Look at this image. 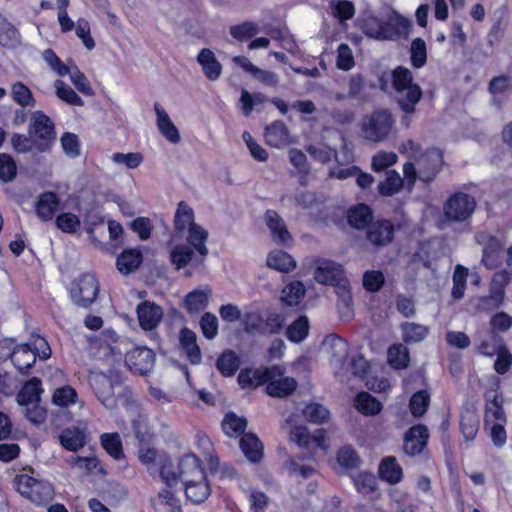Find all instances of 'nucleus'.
Listing matches in <instances>:
<instances>
[{
    "label": "nucleus",
    "mask_w": 512,
    "mask_h": 512,
    "mask_svg": "<svg viewBox=\"0 0 512 512\" xmlns=\"http://www.w3.org/2000/svg\"><path fill=\"white\" fill-rule=\"evenodd\" d=\"M173 228L175 233L173 236H184L186 242L193 246L202 259L208 255V231L196 223L193 208L184 201L179 202L176 207Z\"/></svg>",
    "instance_id": "obj_1"
},
{
    "label": "nucleus",
    "mask_w": 512,
    "mask_h": 512,
    "mask_svg": "<svg viewBox=\"0 0 512 512\" xmlns=\"http://www.w3.org/2000/svg\"><path fill=\"white\" fill-rule=\"evenodd\" d=\"M410 27V20L392 9H385L379 16L369 15L362 24L365 35L377 40H392L406 35Z\"/></svg>",
    "instance_id": "obj_2"
},
{
    "label": "nucleus",
    "mask_w": 512,
    "mask_h": 512,
    "mask_svg": "<svg viewBox=\"0 0 512 512\" xmlns=\"http://www.w3.org/2000/svg\"><path fill=\"white\" fill-rule=\"evenodd\" d=\"M391 81L396 92V99L404 112L401 124L408 127L411 116L415 112V106L422 97L420 86L413 82V76L408 68L399 66L391 73Z\"/></svg>",
    "instance_id": "obj_3"
},
{
    "label": "nucleus",
    "mask_w": 512,
    "mask_h": 512,
    "mask_svg": "<svg viewBox=\"0 0 512 512\" xmlns=\"http://www.w3.org/2000/svg\"><path fill=\"white\" fill-rule=\"evenodd\" d=\"M314 278L319 284L333 286L341 304L350 311L352 296L349 282L339 263L327 259L318 260L314 270Z\"/></svg>",
    "instance_id": "obj_4"
},
{
    "label": "nucleus",
    "mask_w": 512,
    "mask_h": 512,
    "mask_svg": "<svg viewBox=\"0 0 512 512\" xmlns=\"http://www.w3.org/2000/svg\"><path fill=\"white\" fill-rule=\"evenodd\" d=\"M203 476H205V473L199 460L191 454L182 457L177 467L174 466L171 460H163L161 466V478L169 487L176 485L179 481L184 485L189 479H203Z\"/></svg>",
    "instance_id": "obj_5"
},
{
    "label": "nucleus",
    "mask_w": 512,
    "mask_h": 512,
    "mask_svg": "<svg viewBox=\"0 0 512 512\" xmlns=\"http://www.w3.org/2000/svg\"><path fill=\"white\" fill-rule=\"evenodd\" d=\"M42 392L41 381L34 377L23 385L16 398L24 416L35 425L43 424L47 417L46 410L40 405Z\"/></svg>",
    "instance_id": "obj_6"
},
{
    "label": "nucleus",
    "mask_w": 512,
    "mask_h": 512,
    "mask_svg": "<svg viewBox=\"0 0 512 512\" xmlns=\"http://www.w3.org/2000/svg\"><path fill=\"white\" fill-rule=\"evenodd\" d=\"M441 164L442 153L440 150L432 148L428 149L423 155L417 158L416 163H405L403 173L408 180V184L411 186L415 183L417 175L420 180L430 182L435 178Z\"/></svg>",
    "instance_id": "obj_7"
},
{
    "label": "nucleus",
    "mask_w": 512,
    "mask_h": 512,
    "mask_svg": "<svg viewBox=\"0 0 512 512\" xmlns=\"http://www.w3.org/2000/svg\"><path fill=\"white\" fill-rule=\"evenodd\" d=\"M395 127V119L386 109L375 110L363 117L361 133L365 140L373 143L385 141Z\"/></svg>",
    "instance_id": "obj_8"
},
{
    "label": "nucleus",
    "mask_w": 512,
    "mask_h": 512,
    "mask_svg": "<svg viewBox=\"0 0 512 512\" xmlns=\"http://www.w3.org/2000/svg\"><path fill=\"white\" fill-rule=\"evenodd\" d=\"M17 491L31 502L41 505L53 498L54 490L47 481L38 480L27 474L18 475L14 480Z\"/></svg>",
    "instance_id": "obj_9"
},
{
    "label": "nucleus",
    "mask_w": 512,
    "mask_h": 512,
    "mask_svg": "<svg viewBox=\"0 0 512 512\" xmlns=\"http://www.w3.org/2000/svg\"><path fill=\"white\" fill-rule=\"evenodd\" d=\"M29 134L36 149L45 151L54 139V125L43 112L35 111L32 114Z\"/></svg>",
    "instance_id": "obj_10"
},
{
    "label": "nucleus",
    "mask_w": 512,
    "mask_h": 512,
    "mask_svg": "<svg viewBox=\"0 0 512 512\" xmlns=\"http://www.w3.org/2000/svg\"><path fill=\"white\" fill-rule=\"evenodd\" d=\"M90 383L101 404L110 412H113L121 402L119 394L122 387L119 384L114 385L105 375H94Z\"/></svg>",
    "instance_id": "obj_11"
},
{
    "label": "nucleus",
    "mask_w": 512,
    "mask_h": 512,
    "mask_svg": "<svg viewBox=\"0 0 512 512\" xmlns=\"http://www.w3.org/2000/svg\"><path fill=\"white\" fill-rule=\"evenodd\" d=\"M476 202L474 198L465 193L452 195L444 206V214L448 220L463 222L474 212Z\"/></svg>",
    "instance_id": "obj_12"
},
{
    "label": "nucleus",
    "mask_w": 512,
    "mask_h": 512,
    "mask_svg": "<svg viewBox=\"0 0 512 512\" xmlns=\"http://www.w3.org/2000/svg\"><path fill=\"white\" fill-rule=\"evenodd\" d=\"M322 348L328 355L335 374L342 375L349 352L348 343L341 337L329 335L324 339Z\"/></svg>",
    "instance_id": "obj_13"
},
{
    "label": "nucleus",
    "mask_w": 512,
    "mask_h": 512,
    "mask_svg": "<svg viewBox=\"0 0 512 512\" xmlns=\"http://www.w3.org/2000/svg\"><path fill=\"white\" fill-rule=\"evenodd\" d=\"M511 280V273L507 270L496 272L491 280L490 294L479 300V308L482 310L498 308L504 299L505 287Z\"/></svg>",
    "instance_id": "obj_14"
},
{
    "label": "nucleus",
    "mask_w": 512,
    "mask_h": 512,
    "mask_svg": "<svg viewBox=\"0 0 512 512\" xmlns=\"http://www.w3.org/2000/svg\"><path fill=\"white\" fill-rule=\"evenodd\" d=\"M330 134H331L332 138H335L339 141V144L342 147L343 160H340L338 158V155L336 153V147H337L336 144L333 147H330V146L316 147L314 145H310L307 148V151L311 154L312 157H314L316 160H318L321 163L329 162L331 160L332 156L335 157V160L339 164H342L344 162H351L353 160V157L347 147L346 141H345L344 137L342 136V134L338 131H331Z\"/></svg>",
    "instance_id": "obj_15"
},
{
    "label": "nucleus",
    "mask_w": 512,
    "mask_h": 512,
    "mask_svg": "<svg viewBox=\"0 0 512 512\" xmlns=\"http://www.w3.org/2000/svg\"><path fill=\"white\" fill-rule=\"evenodd\" d=\"M154 352L143 346L134 347L125 355V363L133 373L144 375L154 366Z\"/></svg>",
    "instance_id": "obj_16"
},
{
    "label": "nucleus",
    "mask_w": 512,
    "mask_h": 512,
    "mask_svg": "<svg viewBox=\"0 0 512 512\" xmlns=\"http://www.w3.org/2000/svg\"><path fill=\"white\" fill-rule=\"evenodd\" d=\"M169 259L176 270H180L192 264L196 259L198 252L188 242L184 243L178 240V237L172 236L168 243Z\"/></svg>",
    "instance_id": "obj_17"
},
{
    "label": "nucleus",
    "mask_w": 512,
    "mask_h": 512,
    "mask_svg": "<svg viewBox=\"0 0 512 512\" xmlns=\"http://www.w3.org/2000/svg\"><path fill=\"white\" fill-rule=\"evenodd\" d=\"M275 373H270L266 391L273 397H286L291 394L297 386L294 378L284 376V369L278 365L271 366Z\"/></svg>",
    "instance_id": "obj_18"
},
{
    "label": "nucleus",
    "mask_w": 512,
    "mask_h": 512,
    "mask_svg": "<svg viewBox=\"0 0 512 512\" xmlns=\"http://www.w3.org/2000/svg\"><path fill=\"white\" fill-rule=\"evenodd\" d=\"M99 284L93 275H83L71 291L73 301L83 307L89 306L96 299Z\"/></svg>",
    "instance_id": "obj_19"
},
{
    "label": "nucleus",
    "mask_w": 512,
    "mask_h": 512,
    "mask_svg": "<svg viewBox=\"0 0 512 512\" xmlns=\"http://www.w3.org/2000/svg\"><path fill=\"white\" fill-rule=\"evenodd\" d=\"M290 440L301 447L313 445L324 451L328 449L326 432L323 429H319L313 435H310L305 427L294 426L290 428Z\"/></svg>",
    "instance_id": "obj_20"
},
{
    "label": "nucleus",
    "mask_w": 512,
    "mask_h": 512,
    "mask_svg": "<svg viewBox=\"0 0 512 512\" xmlns=\"http://www.w3.org/2000/svg\"><path fill=\"white\" fill-rule=\"evenodd\" d=\"M136 312L140 327L144 330L155 329L160 324L164 315L163 309L150 301L139 303Z\"/></svg>",
    "instance_id": "obj_21"
},
{
    "label": "nucleus",
    "mask_w": 512,
    "mask_h": 512,
    "mask_svg": "<svg viewBox=\"0 0 512 512\" xmlns=\"http://www.w3.org/2000/svg\"><path fill=\"white\" fill-rule=\"evenodd\" d=\"M476 240L483 245L482 263L488 269H495L502 261L500 242L489 235L478 234Z\"/></svg>",
    "instance_id": "obj_22"
},
{
    "label": "nucleus",
    "mask_w": 512,
    "mask_h": 512,
    "mask_svg": "<svg viewBox=\"0 0 512 512\" xmlns=\"http://www.w3.org/2000/svg\"><path fill=\"white\" fill-rule=\"evenodd\" d=\"M429 434L427 428L423 425L411 427L405 435L403 449L410 456L420 454L428 440Z\"/></svg>",
    "instance_id": "obj_23"
},
{
    "label": "nucleus",
    "mask_w": 512,
    "mask_h": 512,
    "mask_svg": "<svg viewBox=\"0 0 512 512\" xmlns=\"http://www.w3.org/2000/svg\"><path fill=\"white\" fill-rule=\"evenodd\" d=\"M154 112L156 115V126L161 135L170 143L178 144L181 141L180 132L166 110L159 103H155Z\"/></svg>",
    "instance_id": "obj_24"
},
{
    "label": "nucleus",
    "mask_w": 512,
    "mask_h": 512,
    "mask_svg": "<svg viewBox=\"0 0 512 512\" xmlns=\"http://www.w3.org/2000/svg\"><path fill=\"white\" fill-rule=\"evenodd\" d=\"M179 342L181 352L186 356L193 365H198L202 360V353L197 344V336L195 332L188 328H182L179 332Z\"/></svg>",
    "instance_id": "obj_25"
},
{
    "label": "nucleus",
    "mask_w": 512,
    "mask_h": 512,
    "mask_svg": "<svg viewBox=\"0 0 512 512\" xmlns=\"http://www.w3.org/2000/svg\"><path fill=\"white\" fill-rule=\"evenodd\" d=\"M264 221L271 233L272 239L282 245L291 241V235L286 228L285 222L274 210H267L264 215Z\"/></svg>",
    "instance_id": "obj_26"
},
{
    "label": "nucleus",
    "mask_w": 512,
    "mask_h": 512,
    "mask_svg": "<svg viewBox=\"0 0 512 512\" xmlns=\"http://www.w3.org/2000/svg\"><path fill=\"white\" fill-rule=\"evenodd\" d=\"M59 442L66 450L77 452L88 442L86 429L80 427L66 428L60 433Z\"/></svg>",
    "instance_id": "obj_27"
},
{
    "label": "nucleus",
    "mask_w": 512,
    "mask_h": 512,
    "mask_svg": "<svg viewBox=\"0 0 512 512\" xmlns=\"http://www.w3.org/2000/svg\"><path fill=\"white\" fill-rule=\"evenodd\" d=\"M275 369L269 368H246L240 371L238 383L243 389H254L268 382L269 374L275 373Z\"/></svg>",
    "instance_id": "obj_28"
},
{
    "label": "nucleus",
    "mask_w": 512,
    "mask_h": 512,
    "mask_svg": "<svg viewBox=\"0 0 512 512\" xmlns=\"http://www.w3.org/2000/svg\"><path fill=\"white\" fill-rule=\"evenodd\" d=\"M210 296L211 289L209 287L196 289L185 296L183 305L189 314H198L207 307Z\"/></svg>",
    "instance_id": "obj_29"
},
{
    "label": "nucleus",
    "mask_w": 512,
    "mask_h": 512,
    "mask_svg": "<svg viewBox=\"0 0 512 512\" xmlns=\"http://www.w3.org/2000/svg\"><path fill=\"white\" fill-rule=\"evenodd\" d=\"M392 237L393 226L389 221H376L368 228L367 238L373 245H386L391 242Z\"/></svg>",
    "instance_id": "obj_30"
},
{
    "label": "nucleus",
    "mask_w": 512,
    "mask_h": 512,
    "mask_svg": "<svg viewBox=\"0 0 512 512\" xmlns=\"http://www.w3.org/2000/svg\"><path fill=\"white\" fill-rule=\"evenodd\" d=\"M67 464L85 475L103 473L99 460L93 454L88 456L72 455L66 459Z\"/></svg>",
    "instance_id": "obj_31"
},
{
    "label": "nucleus",
    "mask_w": 512,
    "mask_h": 512,
    "mask_svg": "<svg viewBox=\"0 0 512 512\" xmlns=\"http://www.w3.org/2000/svg\"><path fill=\"white\" fill-rule=\"evenodd\" d=\"M197 61L202 67L204 75L209 80L215 81L220 77L222 66L210 49L203 48L197 55Z\"/></svg>",
    "instance_id": "obj_32"
},
{
    "label": "nucleus",
    "mask_w": 512,
    "mask_h": 512,
    "mask_svg": "<svg viewBox=\"0 0 512 512\" xmlns=\"http://www.w3.org/2000/svg\"><path fill=\"white\" fill-rule=\"evenodd\" d=\"M52 404L60 408H68L78 405L80 408L84 406V402L79 399L77 391L69 385L58 387L53 391Z\"/></svg>",
    "instance_id": "obj_33"
},
{
    "label": "nucleus",
    "mask_w": 512,
    "mask_h": 512,
    "mask_svg": "<svg viewBox=\"0 0 512 512\" xmlns=\"http://www.w3.org/2000/svg\"><path fill=\"white\" fill-rule=\"evenodd\" d=\"M265 139L272 147L280 148L290 143L289 132L282 121H275L266 127Z\"/></svg>",
    "instance_id": "obj_34"
},
{
    "label": "nucleus",
    "mask_w": 512,
    "mask_h": 512,
    "mask_svg": "<svg viewBox=\"0 0 512 512\" xmlns=\"http://www.w3.org/2000/svg\"><path fill=\"white\" fill-rule=\"evenodd\" d=\"M59 206V199L53 192L41 194L35 204L37 216L42 220H50L54 216Z\"/></svg>",
    "instance_id": "obj_35"
},
{
    "label": "nucleus",
    "mask_w": 512,
    "mask_h": 512,
    "mask_svg": "<svg viewBox=\"0 0 512 512\" xmlns=\"http://www.w3.org/2000/svg\"><path fill=\"white\" fill-rule=\"evenodd\" d=\"M187 498L194 503H201L207 499L210 494V487L206 480V475L203 479L188 480L183 485Z\"/></svg>",
    "instance_id": "obj_36"
},
{
    "label": "nucleus",
    "mask_w": 512,
    "mask_h": 512,
    "mask_svg": "<svg viewBox=\"0 0 512 512\" xmlns=\"http://www.w3.org/2000/svg\"><path fill=\"white\" fill-rule=\"evenodd\" d=\"M240 448L246 458L251 462H258L262 458L263 447L256 435L244 434L240 439Z\"/></svg>",
    "instance_id": "obj_37"
},
{
    "label": "nucleus",
    "mask_w": 512,
    "mask_h": 512,
    "mask_svg": "<svg viewBox=\"0 0 512 512\" xmlns=\"http://www.w3.org/2000/svg\"><path fill=\"white\" fill-rule=\"evenodd\" d=\"M241 364L240 357L232 350H225L216 361V368L224 377L233 376Z\"/></svg>",
    "instance_id": "obj_38"
},
{
    "label": "nucleus",
    "mask_w": 512,
    "mask_h": 512,
    "mask_svg": "<svg viewBox=\"0 0 512 512\" xmlns=\"http://www.w3.org/2000/svg\"><path fill=\"white\" fill-rule=\"evenodd\" d=\"M379 475L386 482L396 484L401 481L403 472L394 457H387L379 465Z\"/></svg>",
    "instance_id": "obj_39"
},
{
    "label": "nucleus",
    "mask_w": 512,
    "mask_h": 512,
    "mask_svg": "<svg viewBox=\"0 0 512 512\" xmlns=\"http://www.w3.org/2000/svg\"><path fill=\"white\" fill-rule=\"evenodd\" d=\"M35 361V353H33L31 345L22 344L14 349L13 364L19 372L24 373L32 367Z\"/></svg>",
    "instance_id": "obj_40"
},
{
    "label": "nucleus",
    "mask_w": 512,
    "mask_h": 512,
    "mask_svg": "<svg viewBox=\"0 0 512 512\" xmlns=\"http://www.w3.org/2000/svg\"><path fill=\"white\" fill-rule=\"evenodd\" d=\"M310 324L306 316L301 315L286 329V337L293 343H301L309 334Z\"/></svg>",
    "instance_id": "obj_41"
},
{
    "label": "nucleus",
    "mask_w": 512,
    "mask_h": 512,
    "mask_svg": "<svg viewBox=\"0 0 512 512\" xmlns=\"http://www.w3.org/2000/svg\"><path fill=\"white\" fill-rule=\"evenodd\" d=\"M503 399L495 394L492 399H488L485 411V425L506 423V416L503 410Z\"/></svg>",
    "instance_id": "obj_42"
},
{
    "label": "nucleus",
    "mask_w": 512,
    "mask_h": 512,
    "mask_svg": "<svg viewBox=\"0 0 512 512\" xmlns=\"http://www.w3.org/2000/svg\"><path fill=\"white\" fill-rule=\"evenodd\" d=\"M142 262V255L136 249H128L123 251L117 258V269L122 274H129L134 271Z\"/></svg>",
    "instance_id": "obj_43"
},
{
    "label": "nucleus",
    "mask_w": 512,
    "mask_h": 512,
    "mask_svg": "<svg viewBox=\"0 0 512 512\" xmlns=\"http://www.w3.org/2000/svg\"><path fill=\"white\" fill-rule=\"evenodd\" d=\"M267 265L272 269L287 273L295 268L296 263L288 253L276 250L269 253L267 257Z\"/></svg>",
    "instance_id": "obj_44"
},
{
    "label": "nucleus",
    "mask_w": 512,
    "mask_h": 512,
    "mask_svg": "<svg viewBox=\"0 0 512 512\" xmlns=\"http://www.w3.org/2000/svg\"><path fill=\"white\" fill-rule=\"evenodd\" d=\"M305 292L306 289L302 282L293 281L283 288L281 299L289 306H296L303 299Z\"/></svg>",
    "instance_id": "obj_45"
},
{
    "label": "nucleus",
    "mask_w": 512,
    "mask_h": 512,
    "mask_svg": "<svg viewBox=\"0 0 512 512\" xmlns=\"http://www.w3.org/2000/svg\"><path fill=\"white\" fill-rule=\"evenodd\" d=\"M355 406L359 412L365 415H376L382 409V404L369 393H359L355 399Z\"/></svg>",
    "instance_id": "obj_46"
},
{
    "label": "nucleus",
    "mask_w": 512,
    "mask_h": 512,
    "mask_svg": "<svg viewBox=\"0 0 512 512\" xmlns=\"http://www.w3.org/2000/svg\"><path fill=\"white\" fill-rule=\"evenodd\" d=\"M403 340L406 343H417L426 338L429 328L413 322H406L401 325Z\"/></svg>",
    "instance_id": "obj_47"
},
{
    "label": "nucleus",
    "mask_w": 512,
    "mask_h": 512,
    "mask_svg": "<svg viewBox=\"0 0 512 512\" xmlns=\"http://www.w3.org/2000/svg\"><path fill=\"white\" fill-rule=\"evenodd\" d=\"M349 224L355 228H363L371 221V210L365 204H358L348 211Z\"/></svg>",
    "instance_id": "obj_48"
},
{
    "label": "nucleus",
    "mask_w": 512,
    "mask_h": 512,
    "mask_svg": "<svg viewBox=\"0 0 512 512\" xmlns=\"http://www.w3.org/2000/svg\"><path fill=\"white\" fill-rule=\"evenodd\" d=\"M337 464L343 470H352L359 466L360 458L353 447L344 446L337 452Z\"/></svg>",
    "instance_id": "obj_49"
},
{
    "label": "nucleus",
    "mask_w": 512,
    "mask_h": 512,
    "mask_svg": "<svg viewBox=\"0 0 512 512\" xmlns=\"http://www.w3.org/2000/svg\"><path fill=\"white\" fill-rule=\"evenodd\" d=\"M403 180L400 174L394 170L389 171L384 181L379 183V193L383 196H392L400 191Z\"/></svg>",
    "instance_id": "obj_50"
},
{
    "label": "nucleus",
    "mask_w": 512,
    "mask_h": 512,
    "mask_svg": "<svg viewBox=\"0 0 512 512\" xmlns=\"http://www.w3.org/2000/svg\"><path fill=\"white\" fill-rule=\"evenodd\" d=\"M247 422L245 418L238 417L233 413H228L224 417L222 427L229 437H237L244 432Z\"/></svg>",
    "instance_id": "obj_51"
},
{
    "label": "nucleus",
    "mask_w": 512,
    "mask_h": 512,
    "mask_svg": "<svg viewBox=\"0 0 512 512\" xmlns=\"http://www.w3.org/2000/svg\"><path fill=\"white\" fill-rule=\"evenodd\" d=\"M11 95L13 100L23 107H34L36 102L31 90L22 82H16L12 85Z\"/></svg>",
    "instance_id": "obj_52"
},
{
    "label": "nucleus",
    "mask_w": 512,
    "mask_h": 512,
    "mask_svg": "<svg viewBox=\"0 0 512 512\" xmlns=\"http://www.w3.org/2000/svg\"><path fill=\"white\" fill-rule=\"evenodd\" d=\"M353 482L356 490L363 495L376 492L377 480L372 473L366 471L360 472L353 478Z\"/></svg>",
    "instance_id": "obj_53"
},
{
    "label": "nucleus",
    "mask_w": 512,
    "mask_h": 512,
    "mask_svg": "<svg viewBox=\"0 0 512 512\" xmlns=\"http://www.w3.org/2000/svg\"><path fill=\"white\" fill-rule=\"evenodd\" d=\"M388 362L395 369H404L409 362L408 349L404 345H393L388 350Z\"/></svg>",
    "instance_id": "obj_54"
},
{
    "label": "nucleus",
    "mask_w": 512,
    "mask_h": 512,
    "mask_svg": "<svg viewBox=\"0 0 512 512\" xmlns=\"http://www.w3.org/2000/svg\"><path fill=\"white\" fill-rule=\"evenodd\" d=\"M139 459L151 473L155 472L158 467L161 470L163 460H169L166 457L159 456L154 448L149 447H143L139 450Z\"/></svg>",
    "instance_id": "obj_55"
},
{
    "label": "nucleus",
    "mask_w": 512,
    "mask_h": 512,
    "mask_svg": "<svg viewBox=\"0 0 512 512\" xmlns=\"http://www.w3.org/2000/svg\"><path fill=\"white\" fill-rule=\"evenodd\" d=\"M305 418L314 424H323L328 421L330 412L326 407L318 403H310L303 410Z\"/></svg>",
    "instance_id": "obj_56"
},
{
    "label": "nucleus",
    "mask_w": 512,
    "mask_h": 512,
    "mask_svg": "<svg viewBox=\"0 0 512 512\" xmlns=\"http://www.w3.org/2000/svg\"><path fill=\"white\" fill-rule=\"evenodd\" d=\"M461 431L466 441H472L479 429V419L474 412L468 411L462 416L461 419Z\"/></svg>",
    "instance_id": "obj_57"
},
{
    "label": "nucleus",
    "mask_w": 512,
    "mask_h": 512,
    "mask_svg": "<svg viewBox=\"0 0 512 512\" xmlns=\"http://www.w3.org/2000/svg\"><path fill=\"white\" fill-rule=\"evenodd\" d=\"M111 161L115 165L124 166L127 169H136L143 162V155L138 152H117L111 156Z\"/></svg>",
    "instance_id": "obj_58"
},
{
    "label": "nucleus",
    "mask_w": 512,
    "mask_h": 512,
    "mask_svg": "<svg viewBox=\"0 0 512 512\" xmlns=\"http://www.w3.org/2000/svg\"><path fill=\"white\" fill-rule=\"evenodd\" d=\"M101 444L113 458L120 459L123 456L122 443L117 433H104L101 435Z\"/></svg>",
    "instance_id": "obj_59"
},
{
    "label": "nucleus",
    "mask_w": 512,
    "mask_h": 512,
    "mask_svg": "<svg viewBox=\"0 0 512 512\" xmlns=\"http://www.w3.org/2000/svg\"><path fill=\"white\" fill-rule=\"evenodd\" d=\"M397 160L398 156L396 153L392 151L381 150L373 155L371 168L375 172H380L394 165Z\"/></svg>",
    "instance_id": "obj_60"
},
{
    "label": "nucleus",
    "mask_w": 512,
    "mask_h": 512,
    "mask_svg": "<svg viewBox=\"0 0 512 512\" xmlns=\"http://www.w3.org/2000/svg\"><path fill=\"white\" fill-rule=\"evenodd\" d=\"M469 275V271L462 265H457L453 273V288L452 296L454 299H461L464 296L466 280Z\"/></svg>",
    "instance_id": "obj_61"
},
{
    "label": "nucleus",
    "mask_w": 512,
    "mask_h": 512,
    "mask_svg": "<svg viewBox=\"0 0 512 512\" xmlns=\"http://www.w3.org/2000/svg\"><path fill=\"white\" fill-rule=\"evenodd\" d=\"M57 96L70 105L82 106L83 100L78 94L62 80H56L54 83Z\"/></svg>",
    "instance_id": "obj_62"
},
{
    "label": "nucleus",
    "mask_w": 512,
    "mask_h": 512,
    "mask_svg": "<svg viewBox=\"0 0 512 512\" xmlns=\"http://www.w3.org/2000/svg\"><path fill=\"white\" fill-rule=\"evenodd\" d=\"M57 227L65 233H75L80 229V218L73 213H61L56 218Z\"/></svg>",
    "instance_id": "obj_63"
},
{
    "label": "nucleus",
    "mask_w": 512,
    "mask_h": 512,
    "mask_svg": "<svg viewBox=\"0 0 512 512\" xmlns=\"http://www.w3.org/2000/svg\"><path fill=\"white\" fill-rule=\"evenodd\" d=\"M430 403V396L426 391H418L410 399V411L415 417H421Z\"/></svg>",
    "instance_id": "obj_64"
}]
</instances>
